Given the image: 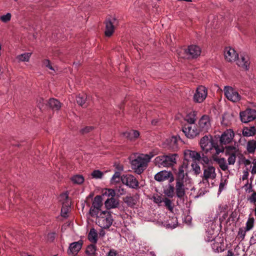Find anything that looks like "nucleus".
I'll return each instance as SVG.
<instances>
[{"instance_id": "60", "label": "nucleus", "mask_w": 256, "mask_h": 256, "mask_svg": "<svg viewBox=\"0 0 256 256\" xmlns=\"http://www.w3.org/2000/svg\"><path fill=\"white\" fill-rule=\"evenodd\" d=\"M248 176V171H244L243 172V175L242 176V180H247Z\"/></svg>"}, {"instance_id": "13", "label": "nucleus", "mask_w": 256, "mask_h": 256, "mask_svg": "<svg viewBox=\"0 0 256 256\" xmlns=\"http://www.w3.org/2000/svg\"><path fill=\"white\" fill-rule=\"evenodd\" d=\"M226 152L229 155L228 159V164H234L236 162V155L238 153V148L235 146H228L226 148Z\"/></svg>"}, {"instance_id": "34", "label": "nucleus", "mask_w": 256, "mask_h": 256, "mask_svg": "<svg viewBox=\"0 0 256 256\" xmlns=\"http://www.w3.org/2000/svg\"><path fill=\"white\" fill-rule=\"evenodd\" d=\"M70 202L68 200L65 202H63L61 210V214L63 217H66L68 213L70 208Z\"/></svg>"}, {"instance_id": "33", "label": "nucleus", "mask_w": 256, "mask_h": 256, "mask_svg": "<svg viewBox=\"0 0 256 256\" xmlns=\"http://www.w3.org/2000/svg\"><path fill=\"white\" fill-rule=\"evenodd\" d=\"M184 120L186 122V124H195L196 120V112H192L188 114L186 116Z\"/></svg>"}, {"instance_id": "11", "label": "nucleus", "mask_w": 256, "mask_h": 256, "mask_svg": "<svg viewBox=\"0 0 256 256\" xmlns=\"http://www.w3.org/2000/svg\"><path fill=\"white\" fill-rule=\"evenodd\" d=\"M216 176V168L212 166H208L204 168L202 180L208 182L210 180H214Z\"/></svg>"}, {"instance_id": "45", "label": "nucleus", "mask_w": 256, "mask_h": 256, "mask_svg": "<svg viewBox=\"0 0 256 256\" xmlns=\"http://www.w3.org/2000/svg\"><path fill=\"white\" fill-rule=\"evenodd\" d=\"M254 218H250L248 220L246 224V230H250L254 226Z\"/></svg>"}, {"instance_id": "37", "label": "nucleus", "mask_w": 256, "mask_h": 256, "mask_svg": "<svg viewBox=\"0 0 256 256\" xmlns=\"http://www.w3.org/2000/svg\"><path fill=\"white\" fill-rule=\"evenodd\" d=\"M178 56L182 58H188V53L186 48H179L176 50Z\"/></svg>"}, {"instance_id": "55", "label": "nucleus", "mask_w": 256, "mask_h": 256, "mask_svg": "<svg viewBox=\"0 0 256 256\" xmlns=\"http://www.w3.org/2000/svg\"><path fill=\"white\" fill-rule=\"evenodd\" d=\"M156 154L154 152H150L148 154H144V156H146V158L148 160V162L150 161V159L154 157Z\"/></svg>"}, {"instance_id": "24", "label": "nucleus", "mask_w": 256, "mask_h": 256, "mask_svg": "<svg viewBox=\"0 0 256 256\" xmlns=\"http://www.w3.org/2000/svg\"><path fill=\"white\" fill-rule=\"evenodd\" d=\"M138 196L136 194L133 196H126L124 200V202L128 206L132 208L134 207L138 201Z\"/></svg>"}, {"instance_id": "38", "label": "nucleus", "mask_w": 256, "mask_h": 256, "mask_svg": "<svg viewBox=\"0 0 256 256\" xmlns=\"http://www.w3.org/2000/svg\"><path fill=\"white\" fill-rule=\"evenodd\" d=\"M71 180L74 184H80L84 182V178L82 175L77 174L72 177Z\"/></svg>"}, {"instance_id": "16", "label": "nucleus", "mask_w": 256, "mask_h": 256, "mask_svg": "<svg viewBox=\"0 0 256 256\" xmlns=\"http://www.w3.org/2000/svg\"><path fill=\"white\" fill-rule=\"evenodd\" d=\"M118 24L117 20L112 18L111 19L106 20V31L105 34L107 36H111L114 29V26Z\"/></svg>"}, {"instance_id": "17", "label": "nucleus", "mask_w": 256, "mask_h": 256, "mask_svg": "<svg viewBox=\"0 0 256 256\" xmlns=\"http://www.w3.org/2000/svg\"><path fill=\"white\" fill-rule=\"evenodd\" d=\"M82 244L83 242L82 240L70 244L68 250V254L72 255V256L77 254L78 252L82 248Z\"/></svg>"}, {"instance_id": "3", "label": "nucleus", "mask_w": 256, "mask_h": 256, "mask_svg": "<svg viewBox=\"0 0 256 256\" xmlns=\"http://www.w3.org/2000/svg\"><path fill=\"white\" fill-rule=\"evenodd\" d=\"M95 216L96 218V224L102 228H108L112 224V216L111 212L109 211L101 212Z\"/></svg>"}, {"instance_id": "18", "label": "nucleus", "mask_w": 256, "mask_h": 256, "mask_svg": "<svg viewBox=\"0 0 256 256\" xmlns=\"http://www.w3.org/2000/svg\"><path fill=\"white\" fill-rule=\"evenodd\" d=\"M199 128L200 132H207L210 127V118L208 116H203L200 120L198 122Z\"/></svg>"}, {"instance_id": "10", "label": "nucleus", "mask_w": 256, "mask_h": 256, "mask_svg": "<svg viewBox=\"0 0 256 256\" xmlns=\"http://www.w3.org/2000/svg\"><path fill=\"white\" fill-rule=\"evenodd\" d=\"M240 118L242 122L246 123L251 122L256 118V111L250 108L240 112Z\"/></svg>"}, {"instance_id": "44", "label": "nucleus", "mask_w": 256, "mask_h": 256, "mask_svg": "<svg viewBox=\"0 0 256 256\" xmlns=\"http://www.w3.org/2000/svg\"><path fill=\"white\" fill-rule=\"evenodd\" d=\"M91 175L92 178L98 179L102 178L104 174L99 170H94L92 172Z\"/></svg>"}, {"instance_id": "58", "label": "nucleus", "mask_w": 256, "mask_h": 256, "mask_svg": "<svg viewBox=\"0 0 256 256\" xmlns=\"http://www.w3.org/2000/svg\"><path fill=\"white\" fill-rule=\"evenodd\" d=\"M118 194L119 195H123L125 194V190L124 188L120 186L117 189Z\"/></svg>"}, {"instance_id": "15", "label": "nucleus", "mask_w": 256, "mask_h": 256, "mask_svg": "<svg viewBox=\"0 0 256 256\" xmlns=\"http://www.w3.org/2000/svg\"><path fill=\"white\" fill-rule=\"evenodd\" d=\"M224 56L226 61L233 62L238 58V54L236 50L230 47L226 48L224 50Z\"/></svg>"}, {"instance_id": "2", "label": "nucleus", "mask_w": 256, "mask_h": 256, "mask_svg": "<svg viewBox=\"0 0 256 256\" xmlns=\"http://www.w3.org/2000/svg\"><path fill=\"white\" fill-rule=\"evenodd\" d=\"M176 154L160 156L155 158L154 163L159 167H170L176 164Z\"/></svg>"}, {"instance_id": "59", "label": "nucleus", "mask_w": 256, "mask_h": 256, "mask_svg": "<svg viewBox=\"0 0 256 256\" xmlns=\"http://www.w3.org/2000/svg\"><path fill=\"white\" fill-rule=\"evenodd\" d=\"M253 168L252 170V173L253 174H256V161L255 160H254L253 162Z\"/></svg>"}, {"instance_id": "62", "label": "nucleus", "mask_w": 256, "mask_h": 256, "mask_svg": "<svg viewBox=\"0 0 256 256\" xmlns=\"http://www.w3.org/2000/svg\"><path fill=\"white\" fill-rule=\"evenodd\" d=\"M226 256H234V253L232 252L231 250H229Z\"/></svg>"}, {"instance_id": "53", "label": "nucleus", "mask_w": 256, "mask_h": 256, "mask_svg": "<svg viewBox=\"0 0 256 256\" xmlns=\"http://www.w3.org/2000/svg\"><path fill=\"white\" fill-rule=\"evenodd\" d=\"M248 200L251 202L255 204L256 202V192H254L248 198Z\"/></svg>"}, {"instance_id": "39", "label": "nucleus", "mask_w": 256, "mask_h": 256, "mask_svg": "<svg viewBox=\"0 0 256 256\" xmlns=\"http://www.w3.org/2000/svg\"><path fill=\"white\" fill-rule=\"evenodd\" d=\"M164 206L170 212H172L174 209V204L172 201L167 198H163V202Z\"/></svg>"}, {"instance_id": "27", "label": "nucleus", "mask_w": 256, "mask_h": 256, "mask_svg": "<svg viewBox=\"0 0 256 256\" xmlns=\"http://www.w3.org/2000/svg\"><path fill=\"white\" fill-rule=\"evenodd\" d=\"M122 134L126 138L130 140H133L139 136L140 132L138 130H132L128 132H126Z\"/></svg>"}, {"instance_id": "56", "label": "nucleus", "mask_w": 256, "mask_h": 256, "mask_svg": "<svg viewBox=\"0 0 256 256\" xmlns=\"http://www.w3.org/2000/svg\"><path fill=\"white\" fill-rule=\"evenodd\" d=\"M246 191V192L250 193L253 191L252 188V184H248V183L244 185Z\"/></svg>"}, {"instance_id": "5", "label": "nucleus", "mask_w": 256, "mask_h": 256, "mask_svg": "<svg viewBox=\"0 0 256 256\" xmlns=\"http://www.w3.org/2000/svg\"><path fill=\"white\" fill-rule=\"evenodd\" d=\"M182 130L186 138H194L200 133V130L196 124H184Z\"/></svg>"}, {"instance_id": "9", "label": "nucleus", "mask_w": 256, "mask_h": 256, "mask_svg": "<svg viewBox=\"0 0 256 256\" xmlns=\"http://www.w3.org/2000/svg\"><path fill=\"white\" fill-rule=\"evenodd\" d=\"M208 95L207 88L202 86H199L194 96V100L195 102L200 103L206 98Z\"/></svg>"}, {"instance_id": "23", "label": "nucleus", "mask_w": 256, "mask_h": 256, "mask_svg": "<svg viewBox=\"0 0 256 256\" xmlns=\"http://www.w3.org/2000/svg\"><path fill=\"white\" fill-rule=\"evenodd\" d=\"M236 64L244 70H248L250 65L249 59L248 57L240 56V58H237Z\"/></svg>"}, {"instance_id": "36", "label": "nucleus", "mask_w": 256, "mask_h": 256, "mask_svg": "<svg viewBox=\"0 0 256 256\" xmlns=\"http://www.w3.org/2000/svg\"><path fill=\"white\" fill-rule=\"evenodd\" d=\"M256 149V141L254 140L248 142L246 150L248 153H254Z\"/></svg>"}, {"instance_id": "21", "label": "nucleus", "mask_w": 256, "mask_h": 256, "mask_svg": "<svg viewBox=\"0 0 256 256\" xmlns=\"http://www.w3.org/2000/svg\"><path fill=\"white\" fill-rule=\"evenodd\" d=\"M184 156L185 159L188 160L192 158L194 161L200 162L201 156L200 153L196 152L195 150H186L184 152Z\"/></svg>"}, {"instance_id": "32", "label": "nucleus", "mask_w": 256, "mask_h": 256, "mask_svg": "<svg viewBox=\"0 0 256 256\" xmlns=\"http://www.w3.org/2000/svg\"><path fill=\"white\" fill-rule=\"evenodd\" d=\"M256 128L254 126L250 128H244L242 130V134L245 136H250L255 134Z\"/></svg>"}, {"instance_id": "49", "label": "nucleus", "mask_w": 256, "mask_h": 256, "mask_svg": "<svg viewBox=\"0 0 256 256\" xmlns=\"http://www.w3.org/2000/svg\"><path fill=\"white\" fill-rule=\"evenodd\" d=\"M152 199L155 203L158 204L163 202V198H162V196L158 195L154 196L152 197Z\"/></svg>"}, {"instance_id": "22", "label": "nucleus", "mask_w": 256, "mask_h": 256, "mask_svg": "<svg viewBox=\"0 0 256 256\" xmlns=\"http://www.w3.org/2000/svg\"><path fill=\"white\" fill-rule=\"evenodd\" d=\"M175 189L176 196L178 198H182L186 194L184 182L176 181Z\"/></svg>"}, {"instance_id": "14", "label": "nucleus", "mask_w": 256, "mask_h": 256, "mask_svg": "<svg viewBox=\"0 0 256 256\" xmlns=\"http://www.w3.org/2000/svg\"><path fill=\"white\" fill-rule=\"evenodd\" d=\"M234 134L232 129L225 130L221 135L220 142L222 144H226L231 142L234 138Z\"/></svg>"}, {"instance_id": "20", "label": "nucleus", "mask_w": 256, "mask_h": 256, "mask_svg": "<svg viewBox=\"0 0 256 256\" xmlns=\"http://www.w3.org/2000/svg\"><path fill=\"white\" fill-rule=\"evenodd\" d=\"M188 168V164L183 162L178 168V171L176 174V181L184 182L185 171Z\"/></svg>"}, {"instance_id": "31", "label": "nucleus", "mask_w": 256, "mask_h": 256, "mask_svg": "<svg viewBox=\"0 0 256 256\" xmlns=\"http://www.w3.org/2000/svg\"><path fill=\"white\" fill-rule=\"evenodd\" d=\"M88 240L93 244H96L98 241V233L94 228H91L88 236Z\"/></svg>"}, {"instance_id": "63", "label": "nucleus", "mask_w": 256, "mask_h": 256, "mask_svg": "<svg viewBox=\"0 0 256 256\" xmlns=\"http://www.w3.org/2000/svg\"><path fill=\"white\" fill-rule=\"evenodd\" d=\"M244 164H246V166L249 165L250 164V161L248 160H246L244 162Z\"/></svg>"}, {"instance_id": "35", "label": "nucleus", "mask_w": 256, "mask_h": 256, "mask_svg": "<svg viewBox=\"0 0 256 256\" xmlns=\"http://www.w3.org/2000/svg\"><path fill=\"white\" fill-rule=\"evenodd\" d=\"M96 246L95 244H94L88 246L86 252L88 256H96Z\"/></svg>"}, {"instance_id": "7", "label": "nucleus", "mask_w": 256, "mask_h": 256, "mask_svg": "<svg viewBox=\"0 0 256 256\" xmlns=\"http://www.w3.org/2000/svg\"><path fill=\"white\" fill-rule=\"evenodd\" d=\"M103 204L102 202V198L100 196H96L94 197L92 206L90 210V214L92 217L98 214L101 210V208Z\"/></svg>"}, {"instance_id": "41", "label": "nucleus", "mask_w": 256, "mask_h": 256, "mask_svg": "<svg viewBox=\"0 0 256 256\" xmlns=\"http://www.w3.org/2000/svg\"><path fill=\"white\" fill-rule=\"evenodd\" d=\"M42 66L48 68L49 70L56 72V70L54 67L52 66V63L48 59H44L42 60Z\"/></svg>"}, {"instance_id": "57", "label": "nucleus", "mask_w": 256, "mask_h": 256, "mask_svg": "<svg viewBox=\"0 0 256 256\" xmlns=\"http://www.w3.org/2000/svg\"><path fill=\"white\" fill-rule=\"evenodd\" d=\"M226 180L222 182L220 184L218 192H221L224 188L226 185Z\"/></svg>"}, {"instance_id": "61", "label": "nucleus", "mask_w": 256, "mask_h": 256, "mask_svg": "<svg viewBox=\"0 0 256 256\" xmlns=\"http://www.w3.org/2000/svg\"><path fill=\"white\" fill-rule=\"evenodd\" d=\"M146 256H156V254L154 252H149L146 254Z\"/></svg>"}, {"instance_id": "50", "label": "nucleus", "mask_w": 256, "mask_h": 256, "mask_svg": "<svg viewBox=\"0 0 256 256\" xmlns=\"http://www.w3.org/2000/svg\"><path fill=\"white\" fill-rule=\"evenodd\" d=\"M200 162L202 164H208L210 162V160L206 156L202 154L200 160Z\"/></svg>"}, {"instance_id": "46", "label": "nucleus", "mask_w": 256, "mask_h": 256, "mask_svg": "<svg viewBox=\"0 0 256 256\" xmlns=\"http://www.w3.org/2000/svg\"><path fill=\"white\" fill-rule=\"evenodd\" d=\"M165 194L168 197H172L174 193V188L172 186H170L168 188L165 190Z\"/></svg>"}, {"instance_id": "48", "label": "nucleus", "mask_w": 256, "mask_h": 256, "mask_svg": "<svg viewBox=\"0 0 256 256\" xmlns=\"http://www.w3.org/2000/svg\"><path fill=\"white\" fill-rule=\"evenodd\" d=\"M104 194L111 198H114L116 196V192L113 189H106Z\"/></svg>"}, {"instance_id": "30", "label": "nucleus", "mask_w": 256, "mask_h": 256, "mask_svg": "<svg viewBox=\"0 0 256 256\" xmlns=\"http://www.w3.org/2000/svg\"><path fill=\"white\" fill-rule=\"evenodd\" d=\"M48 104L50 107L54 110H59L62 106V104L60 102L54 98H50L48 100Z\"/></svg>"}, {"instance_id": "42", "label": "nucleus", "mask_w": 256, "mask_h": 256, "mask_svg": "<svg viewBox=\"0 0 256 256\" xmlns=\"http://www.w3.org/2000/svg\"><path fill=\"white\" fill-rule=\"evenodd\" d=\"M121 180L120 173L119 172H116L113 175L112 179V184H116Z\"/></svg>"}, {"instance_id": "19", "label": "nucleus", "mask_w": 256, "mask_h": 256, "mask_svg": "<svg viewBox=\"0 0 256 256\" xmlns=\"http://www.w3.org/2000/svg\"><path fill=\"white\" fill-rule=\"evenodd\" d=\"M186 50L188 53V58H196L201 53V48L196 45H190Z\"/></svg>"}, {"instance_id": "64", "label": "nucleus", "mask_w": 256, "mask_h": 256, "mask_svg": "<svg viewBox=\"0 0 256 256\" xmlns=\"http://www.w3.org/2000/svg\"><path fill=\"white\" fill-rule=\"evenodd\" d=\"M250 244H254V240L253 238H252L250 239Z\"/></svg>"}, {"instance_id": "1", "label": "nucleus", "mask_w": 256, "mask_h": 256, "mask_svg": "<svg viewBox=\"0 0 256 256\" xmlns=\"http://www.w3.org/2000/svg\"><path fill=\"white\" fill-rule=\"evenodd\" d=\"M200 144L202 149L206 153L215 150L216 154H218L224 150L223 148H218V146L214 142L211 136H204L200 139Z\"/></svg>"}, {"instance_id": "47", "label": "nucleus", "mask_w": 256, "mask_h": 256, "mask_svg": "<svg viewBox=\"0 0 256 256\" xmlns=\"http://www.w3.org/2000/svg\"><path fill=\"white\" fill-rule=\"evenodd\" d=\"M11 16L12 15L10 13H7L6 14L2 16L0 19L4 22H7L10 20Z\"/></svg>"}, {"instance_id": "26", "label": "nucleus", "mask_w": 256, "mask_h": 256, "mask_svg": "<svg viewBox=\"0 0 256 256\" xmlns=\"http://www.w3.org/2000/svg\"><path fill=\"white\" fill-rule=\"evenodd\" d=\"M214 161H215L219 166L220 169L223 171H226L228 170V166L226 163V160L224 158H219L217 156L213 158Z\"/></svg>"}, {"instance_id": "54", "label": "nucleus", "mask_w": 256, "mask_h": 256, "mask_svg": "<svg viewBox=\"0 0 256 256\" xmlns=\"http://www.w3.org/2000/svg\"><path fill=\"white\" fill-rule=\"evenodd\" d=\"M106 256H120L117 252L114 250H110Z\"/></svg>"}, {"instance_id": "12", "label": "nucleus", "mask_w": 256, "mask_h": 256, "mask_svg": "<svg viewBox=\"0 0 256 256\" xmlns=\"http://www.w3.org/2000/svg\"><path fill=\"white\" fill-rule=\"evenodd\" d=\"M154 180L158 182H161L169 180L170 182L174 180V177L170 171L162 170L158 172L154 176Z\"/></svg>"}, {"instance_id": "4", "label": "nucleus", "mask_w": 256, "mask_h": 256, "mask_svg": "<svg viewBox=\"0 0 256 256\" xmlns=\"http://www.w3.org/2000/svg\"><path fill=\"white\" fill-rule=\"evenodd\" d=\"M145 157L144 154H140L131 161L132 168L138 174H142L147 167L148 162Z\"/></svg>"}, {"instance_id": "40", "label": "nucleus", "mask_w": 256, "mask_h": 256, "mask_svg": "<svg viewBox=\"0 0 256 256\" xmlns=\"http://www.w3.org/2000/svg\"><path fill=\"white\" fill-rule=\"evenodd\" d=\"M87 100V96L85 94H79L76 98L78 104L82 106L84 104Z\"/></svg>"}, {"instance_id": "43", "label": "nucleus", "mask_w": 256, "mask_h": 256, "mask_svg": "<svg viewBox=\"0 0 256 256\" xmlns=\"http://www.w3.org/2000/svg\"><path fill=\"white\" fill-rule=\"evenodd\" d=\"M196 162L197 161L193 162L191 164V166L194 173L196 174H198L200 172V168Z\"/></svg>"}, {"instance_id": "28", "label": "nucleus", "mask_w": 256, "mask_h": 256, "mask_svg": "<svg viewBox=\"0 0 256 256\" xmlns=\"http://www.w3.org/2000/svg\"><path fill=\"white\" fill-rule=\"evenodd\" d=\"M32 54V52H24L16 56V59L18 62H28Z\"/></svg>"}, {"instance_id": "8", "label": "nucleus", "mask_w": 256, "mask_h": 256, "mask_svg": "<svg viewBox=\"0 0 256 256\" xmlns=\"http://www.w3.org/2000/svg\"><path fill=\"white\" fill-rule=\"evenodd\" d=\"M122 184L132 188H138L139 182L136 178L132 174H125L121 176Z\"/></svg>"}, {"instance_id": "29", "label": "nucleus", "mask_w": 256, "mask_h": 256, "mask_svg": "<svg viewBox=\"0 0 256 256\" xmlns=\"http://www.w3.org/2000/svg\"><path fill=\"white\" fill-rule=\"evenodd\" d=\"M178 140L176 136H172L167 138L166 142L170 148L174 150L178 148Z\"/></svg>"}, {"instance_id": "51", "label": "nucleus", "mask_w": 256, "mask_h": 256, "mask_svg": "<svg viewBox=\"0 0 256 256\" xmlns=\"http://www.w3.org/2000/svg\"><path fill=\"white\" fill-rule=\"evenodd\" d=\"M56 234L55 232L49 233L47 236V240L49 242H53L56 238Z\"/></svg>"}, {"instance_id": "25", "label": "nucleus", "mask_w": 256, "mask_h": 256, "mask_svg": "<svg viewBox=\"0 0 256 256\" xmlns=\"http://www.w3.org/2000/svg\"><path fill=\"white\" fill-rule=\"evenodd\" d=\"M118 204V200L114 198H108L104 202L105 206L108 210L116 208Z\"/></svg>"}, {"instance_id": "6", "label": "nucleus", "mask_w": 256, "mask_h": 256, "mask_svg": "<svg viewBox=\"0 0 256 256\" xmlns=\"http://www.w3.org/2000/svg\"><path fill=\"white\" fill-rule=\"evenodd\" d=\"M224 95L228 100L233 102H238L241 100V96L236 90L232 86H224Z\"/></svg>"}, {"instance_id": "52", "label": "nucleus", "mask_w": 256, "mask_h": 256, "mask_svg": "<svg viewBox=\"0 0 256 256\" xmlns=\"http://www.w3.org/2000/svg\"><path fill=\"white\" fill-rule=\"evenodd\" d=\"M93 129V127L92 126H86V128H82L80 130V132L82 134H85L89 132L92 131Z\"/></svg>"}]
</instances>
